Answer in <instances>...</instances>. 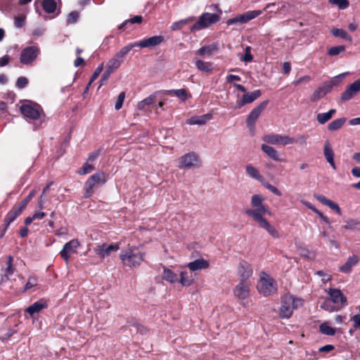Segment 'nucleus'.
<instances>
[{
  "instance_id": "nucleus-1",
  "label": "nucleus",
  "mask_w": 360,
  "mask_h": 360,
  "mask_svg": "<svg viewBox=\"0 0 360 360\" xmlns=\"http://www.w3.org/2000/svg\"><path fill=\"white\" fill-rule=\"evenodd\" d=\"M264 198L259 194H255L251 198L250 204L252 208L247 209L245 214L250 217L257 225L265 230L273 238L278 239L281 237L278 231L265 219L266 214L271 215V212L268 206L263 203Z\"/></svg>"
},
{
  "instance_id": "nucleus-2",
  "label": "nucleus",
  "mask_w": 360,
  "mask_h": 360,
  "mask_svg": "<svg viewBox=\"0 0 360 360\" xmlns=\"http://www.w3.org/2000/svg\"><path fill=\"white\" fill-rule=\"evenodd\" d=\"M303 305V300L291 294H285L281 297V305L279 309V315L283 319H289L292 316L293 311Z\"/></svg>"
},
{
  "instance_id": "nucleus-3",
  "label": "nucleus",
  "mask_w": 360,
  "mask_h": 360,
  "mask_svg": "<svg viewBox=\"0 0 360 360\" xmlns=\"http://www.w3.org/2000/svg\"><path fill=\"white\" fill-rule=\"evenodd\" d=\"M144 255V252H142L137 247L131 246L122 250L120 258L124 266L132 268L141 265Z\"/></svg>"
},
{
  "instance_id": "nucleus-4",
  "label": "nucleus",
  "mask_w": 360,
  "mask_h": 360,
  "mask_svg": "<svg viewBox=\"0 0 360 360\" xmlns=\"http://www.w3.org/2000/svg\"><path fill=\"white\" fill-rule=\"evenodd\" d=\"M257 288L260 295L264 297H269L276 294L278 285L276 280L271 276L265 272H262Z\"/></svg>"
},
{
  "instance_id": "nucleus-5",
  "label": "nucleus",
  "mask_w": 360,
  "mask_h": 360,
  "mask_svg": "<svg viewBox=\"0 0 360 360\" xmlns=\"http://www.w3.org/2000/svg\"><path fill=\"white\" fill-rule=\"evenodd\" d=\"M108 178V174L103 171H98L92 174L84 184V198H90L98 187L106 183Z\"/></svg>"
},
{
  "instance_id": "nucleus-6",
  "label": "nucleus",
  "mask_w": 360,
  "mask_h": 360,
  "mask_svg": "<svg viewBox=\"0 0 360 360\" xmlns=\"http://www.w3.org/2000/svg\"><path fill=\"white\" fill-rule=\"evenodd\" d=\"M201 165L200 156L195 152H190L181 156L177 167L180 169H191L199 167Z\"/></svg>"
},
{
  "instance_id": "nucleus-7",
  "label": "nucleus",
  "mask_w": 360,
  "mask_h": 360,
  "mask_svg": "<svg viewBox=\"0 0 360 360\" xmlns=\"http://www.w3.org/2000/svg\"><path fill=\"white\" fill-rule=\"evenodd\" d=\"M219 20V15L218 14L204 13L200 16L198 20L191 27L190 30L191 32L201 30L217 22Z\"/></svg>"
},
{
  "instance_id": "nucleus-8",
  "label": "nucleus",
  "mask_w": 360,
  "mask_h": 360,
  "mask_svg": "<svg viewBox=\"0 0 360 360\" xmlns=\"http://www.w3.org/2000/svg\"><path fill=\"white\" fill-rule=\"evenodd\" d=\"M262 13V11L260 10L249 11L243 14L238 15L234 18H229L226 20V25L230 26L233 25H239L245 24L258 17Z\"/></svg>"
},
{
  "instance_id": "nucleus-9",
  "label": "nucleus",
  "mask_w": 360,
  "mask_h": 360,
  "mask_svg": "<svg viewBox=\"0 0 360 360\" xmlns=\"http://www.w3.org/2000/svg\"><path fill=\"white\" fill-rule=\"evenodd\" d=\"M262 140L272 145L287 146L295 143V139L288 135H281L277 134H266L262 136Z\"/></svg>"
},
{
  "instance_id": "nucleus-10",
  "label": "nucleus",
  "mask_w": 360,
  "mask_h": 360,
  "mask_svg": "<svg viewBox=\"0 0 360 360\" xmlns=\"http://www.w3.org/2000/svg\"><path fill=\"white\" fill-rule=\"evenodd\" d=\"M20 112L25 117L32 120H41L44 117L41 108L38 105L23 104L20 107Z\"/></svg>"
},
{
  "instance_id": "nucleus-11",
  "label": "nucleus",
  "mask_w": 360,
  "mask_h": 360,
  "mask_svg": "<svg viewBox=\"0 0 360 360\" xmlns=\"http://www.w3.org/2000/svg\"><path fill=\"white\" fill-rule=\"evenodd\" d=\"M40 53V49L35 46L23 49L20 53V60L24 65L32 64Z\"/></svg>"
},
{
  "instance_id": "nucleus-12",
  "label": "nucleus",
  "mask_w": 360,
  "mask_h": 360,
  "mask_svg": "<svg viewBox=\"0 0 360 360\" xmlns=\"http://www.w3.org/2000/svg\"><path fill=\"white\" fill-rule=\"evenodd\" d=\"M79 247V241L77 239H72L63 245L60 252V255L65 262H68L70 255L77 253Z\"/></svg>"
},
{
  "instance_id": "nucleus-13",
  "label": "nucleus",
  "mask_w": 360,
  "mask_h": 360,
  "mask_svg": "<svg viewBox=\"0 0 360 360\" xmlns=\"http://www.w3.org/2000/svg\"><path fill=\"white\" fill-rule=\"evenodd\" d=\"M326 292L330 297L329 299L335 305L344 307L347 304V297L340 289L330 288Z\"/></svg>"
},
{
  "instance_id": "nucleus-14",
  "label": "nucleus",
  "mask_w": 360,
  "mask_h": 360,
  "mask_svg": "<svg viewBox=\"0 0 360 360\" xmlns=\"http://www.w3.org/2000/svg\"><path fill=\"white\" fill-rule=\"evenodd\" d=\"M269 101H264L251 110L246 120V124L249 129H252L254 128L257 118L259 117L262 112L265 109Z\"/></svg>"
},
{
  "instance_id": "nucleus-15",
  "label": "nucleus",
  "mask_w": 360,
  "mask_h": 360,
  "mask_svg": "<svg viewBox=\"0 0 360 360\" xmlns=\"http://www.w3.org/2000/svg\"><path fill=\"white\" fill-rule=\"evenodd\" d=\"M165 41V37L162 35L153 36L148 38L143 39L139 41L134 42L136 47L140 48H151L159 46Z\"/></svg>"
},
{
  "instance_id": "nucleus-16",
  "label": "nucleus",
  "mask_w": 360,
  "mask_h": 360,
  "mask_svg": "<svg viewBox=\"0 0 360 360\" xmlns=\"http://www.w3.org/2000/svg\"><path fill=\"white\" fill-rule=\"evenodd\" d=\"M250 282H240L233 290V295L240 300H244L250 296Z\"/></svg>"
},
{
  "instance_id": "nucleus-17",
  "label": "nucleus",
  "mask_w": 360,
  "mask_h": 360,
  "mask_svg": "<svg viewBox=\"0 0 360 360\" xmlns=\"http://www.w3.org/2000/svg\"><path fill=\"white\" fill-rule=\"evenodd\" d=\"M360 91V78L349 85L342 93L340 98L342 101L352 99Z\"/></svg>"
},
{
  "instance_id": "nucleus-18",
  "label": "nucleus",
  "mask_w": 360,
  "mask_h": 360,
  "mask_svg": "<svg viewBox=\"0 0 360 360\" xmlns=\"http://www.w3.org/2000/svg\"><path fill=\"white\" fill-rule=\"evenodd\" d=\"M120 249L118 244L106 245L105 243L98 245L94 248V252L101 258H105L112 252H116Z\"/></svg>"
},
{
  "instance_id": "nucleus-19",
  "label": "nucleus",
  "mask_w": 360,
  "mask_h": 360,
  "mask_svg": "<svg viewBox=\"0 0 360 360\" xmlns=\"http://www.w3.org/2000/svg\"><path fill=\"white\" fill-rule=\"evenodd\" d=\"M252 268L250 264L246 262H241L238 264V274L240 282H250L249 278L252 275Z\"/></svg>"
},
{
  "instance_id": "nucleus-20",
  "label": "nucleus",
  "mask_w": 360,
  "mask_h": 360,
  "mask_svg": "<svg viewBox=\"0 0 360 360\" xmlns=\"http://www.w3.org/2000/svg\"><path fill=\"white\" fill-rule=\"evenodd\" d=\"M48 307V302L45 299H41L25 309V311L33 316L35 314L40 312L42 309Z\"/></svg>"
},
{
  "instance_id": "nucleus-21",
  "label": "nucleus",
  "mask_w": 360,
  "mask_h": 360,
  "mask_svg": "<svg viewBox=\"0 0 360 360\" xmlns=\"http://www.w3.org/2000/svg\"><path fill=\"white\" fill-rule=\"evenodd\" d=\"M334 84H324L315 90L311 95V101L315 102L324 97L328 92L331 91Z\"/></svg>"
},
{
  "instance_id": "nucleus-22",
  "label": "nucleus",
  "mask_w": 360,
  "mask_h": 360,
  "mask_svg": "<svg viewBox=\"0 0 360 360\" xmlns=\"http://www.w3.org/2000/svg\"><path fill=\"white\" fill-rule=\"evenodd\" d=\"M13 257L9 255L7 257L6 267L1 269L2 274L1 275V281L2 283L6 282L9 279V277L14 273L15 268L13 266Z\"/></svg>"
},
{
  "instance_id": "nucleus-23",
  "label": "nucleus",
  "mask_w": 360,
  "mask_h": 360,
  "mask_svg": "<svg viewBox=\"0 0 360 360\" xmlns=\"http://www.w3.org/2000/svg\"><path fill=\"white\" fill-rule=\"evenodd\" d=\"M323 155L331 167L333 169H336V165L334 161V153L328 140H326L324 143Z\"/></svg>"
},
{
  "instance_id": "nucleus-24",
  "label": "nucleus",
  "mask_w": 360,
  "mask_h": 360,
  "mask_svg": "<svg viewBox=\"0 0 360 360\" xmlns=\"http://www.w3.org/2000/svg\"><path fill=\"white\" fill-rule=\"evenodd\" d=\"M23 210L18 206H15L13 209L7 214L5 218V228L4 232L6 231L9 225L20 215Z\"/></svg>"
},
{
  "instance_id": "nucleus-25",
  "label": "nucleus",
  "mask_w": 360,
  "mask_h": 360,
  "mask_svg": "<svg viewBox=\"0 0 360 360\" xmlns=\"http://www.w3.org/2000/svg\"><path fill=\"white\" fill-rule=\"evenodd\" d=\"M212 117V115L211 113L205 114L201 116H193L186 120V124L190 125H203L211 120Z\"/></svg>"
},
{
  "instance_id": "nucleus-26",
  "label": "nucleus",
  "mask_w": 360,
  "mask_h": 360,
  "mask_svg": "<svg viewBox=\"0 0 360 360\" xmlns=\"http://www.w3.org/2000/svg\"><path fill=\"white\" fill-rule=\"evenodd\" d=\"M359 257L356 255L349 257L345 263L339 267L340 271L349 274L352 271V268L359 262Z\"/></svg>"
},
{
  "instance_id": "nucleus-27",
  "label": "nucleus",
  "mask_w": 360,
  "mask_h": 360,
  "mask_svg": "<svg viewBox=\"0 0 360 360\" xmlns=\"http://www.w3.org/2000/svg\"><path fill=\"white\" fill-rule=\"evenodd\" d=\"M261 149L271 160L276 162H280L282 160L280 158V155L278 151L274 147L266 144H262L261 146Z\"/></svg>"
},
{
  "instance_id": "nucleus-28",
  "label": "nucleus",
  "mask_w": 360,
  "mask_h": 360,
  "mask_svg": "<svg viewBox=\"0 0 360 360\" xmlns=\"http://www.w3.org/2000/svg\"><path fill=\"white\" fill-rule=\"evenodd\" d=\"M315 198L323 205L328 206L331 210H334L337 214H341V210L339 205L333 201L326 198L322 195H316Z\"/></svg>"
},
{
  "instance_id": "nucleus-29",
  "label": "nucleus",
  "mask_w": 360,
  "mask_h": 360,
  "mask_svg": "<svg viewBox=\"0 0 360 360\" xmlns=\"http://www.w3.org/2000/svg\"><path fill=\"white\" fill-rule=\"evenodd\" d=\"M187 266L191 271H195L207 269L209 266V263L203 259H198L189 262Z\"/></svg>"
},
{
  "instance_id": "nucleus-30",
  "label": "nucleus",
  "mask_w": 360,
  "mask_h": 360,
  "mask_svg": "<svg viewBox=\"0 0 360 360\" xmlns=\"http://www.w3.org/2000/svg\"><path fill=\"white\" fill-rule=\"evenodd\" d=\"M158 92L150 94L147 98L143 99L137 104V109L139 110H146L147 107L151 105L158 96Z\"/></svg>"
},
{
  "instance_id": "nucleus-31",
  "label": "nucleus",
  "mask_w": 360,
  "mask_h": 360,
  "mask_svg": "<svg viewBox=\"0 0 360 360\" xmlns=\"http://www.w3.org/2000/svg\"><path fill=\"white\" fill-rule=\"evenodd\" d=\"M218 51V46L216 44H212L207 46H202L198 51V54L200 56H210Z\"/></svg>"
},
{
  "instance_id": "nucleus-32",
  "label": "nucleus",
  "mask_w": 360,
  "mask_h": 360,
  "mask_svg": "<svg viewBox=\"0 0 360 360\" xmlns=\"http://www.w3.org/2000/svg\"><path fill=\"white\" fill-rule=\"evenodd\" d=\"M261 95L262 91L259 89L255 90L252 92H246L243 96V103H251L259 98Z\"/></svg>"
},
{
  "instance_id": "nucleus-33",
  "label": "nucleus",
  "mask_w": 360,
  "mask_h": 360,
  "mask_svg": "<svg viewBox=\"0 0 360 360\" xmlns=\"http://www.w3.org/2000/svg\"><path fill=\"white\" fill-rule=\"evenodd\" d=\"M246 173L252 179H256L260 182H262L264 180L263 176L260 174L258 169L254 167L251 165H248L245 167Z\"/></svg>"
},
{
  "instance_id": "nucleus-34",
  "label": "nucleus",
  "mask_w": 360,
  "mask_h": 360,
  "mask_svg": "<svg viewBox=\"0 0 360 360\" xmlns=\"http://www.w3.org/2000/svg\"><path fill=\"white\" fill-rule=\"evenodd\" d=\"M162 278L163 280L167 281L171 283H174L179 280L177 274L169 269L167 268L164 269Z\"/></svg>"
},
{
  "instance_id": "nucleus-35",
  "label": "nucleus",
  "mask_w": 360,
  "mask_h": 360,
  "mask_svg": "<svg viewBox=\"0 0 360 360\" xmlns=\"http://www.w3.org/2000/svg\"><path fill=\"white\" fill-rule=\"evenodd\" d=\"M345 224L342 226L345 230L360 231V221L356 219H349L346 220Z\"/></svg>"
},
{
  "instance_id": "nucleus-36",
  "label": "nucleus",
  "mask_w": 360,
  "mask_h": 360,
  "mask_svg": "<svg viewBox=\"0 0 360 360\" xmlns=\"http://www.w3.org/2000/svg\"><path fill=\"white\" fill-rule=\"evenodd\" d=\"M335 112V109H330L327 112L319 113L316 120L319 124H323L332 118Z\"/></svg>"
},
{
  "instance_id": "nucleus-37",
  "label": "nucleus",
  "mask_w": 360,
  "mask_h": 360,
  "mask_svg": "<svg viewBox=\"0 0 360 360\" xmlns=\"http://www.w3.org/2000/svg\"><path fill=\"white\" fill-rule=\"evenodd\" d=\"M194 20H195V17L191 16L186 19H182L179 21L174 22V23H172V25L171 26V29L173 31L179 30L182 29L184 27V26H185L186 25H187L188 23L191 22L193 21Z\"/></svg>"
},
{
  "instance_id": "nucleus-38",
  "label": "nucleus",
  "mask_w": 360,
  "mask_h": 360,
  "mask_svg": "<svg viewBox=\"0 0 360 360\" xmlns=\"http://www.w3.org/2000/svg\"><path fill=\"white\" fill-rule=\"evenodd\" d=\"M37 278L35 276H30L28 278L27 282L25 285V287L22 289V292L27 291H34L37 288Z\"/></svg>"
},
{
  "instance_id": "nucleus-39",
  "label": "nucleus",
  "mask_w": 360,
  "mask_h": 360,
  "mask_svg": "<svg viewBox=\"0 0 360 360\" xmlns=\"http://www.w3.org/2000/svg\"><path fill=\"white\" fill-rule=\"evenodd\" d=\"M346 122L345 117H341L332 121L328 125L329 131H333L340 129Z\"/></svg>"
},
{
  "instance_id": "nucleus-40",
  "label": "nucleus",
  "mask_w": 360,
  "mask_h": 360,
  "mask_svg": "<svg viewBox=\"0 0 360 360\" xmlns=\"http://www.w3.org/2000/svg\"><path fill=\"white\" fill-rule=\"evenodd\" d=\"M319 332L326 335H334L335 334V328L330 326L327 322H324L319 326Z\"/></svg>"
},
{
  "instance_id": "nucleus-41",
  "label": "nucleus",
  "mask_w": 360,
  "mask_h": 360,
  "mask_svg": "<svg viewBox=\"0 0 360 360\" xmlns=\"http://www.w3.org/2000/svg\"><path fill=\"white\" fill-rule=\"evenodd\" d=\"M196 68L201 72H209L212 71V65L209 62H205L201 60H197L195 61Z\"/></svg>"
},
{
  "instance_id": "nucleus-42",
  "label": "nucleus",
  "mask_w": 360,
  "mask_h": 360,
  "mask_svg": "<svg viewBox=\"0 0 360 360\" xmlns=\"http://www.w3.org/2000/svg\"><path fill=\"white\" fill-rule=\"evenodd\" d=\"M143 21V17L141 15H135L134 16L133 18H129V19H127L126 20H124L122 24H120L118 27V28L120 30H124L127 27V25L129 24V23H131V24H134V23H137V24H141Z\"/></svg>"
},
{
  "instance_id": "nucleus-43",
  "label": "nucleus",
  "mask_w": 360,
  "mask_h": 360,
  "mask_svg": "<svg viewBox=\"0 0 360 360\" xmlns=\"http://www.w3.org/2000/svg\"><path fill=\"white\" fill-rule=\"evenodd\" d=\"M43 9L48 13H53L56 9V3L53 0H44Z\"/></svg>"
},
{
  "instance_id": "nucleus-44",
  "label": "nucleus",
  "mask_w": 360,
  "mask_h": 360,
  "mask_svg": "<svg viewBox=\"0 0 360 360\" xmlns=\"http://www.w3.org/2000/svg\"><path fill=\"white\" fill-rule=\"evenodd\" d=\"M331 33L336 37H340L342 39L348 40L349 41H352V37L349 36L347 32L342 29L333 28L331 30Z\"/></svg>"
},
{
  "instance_id": "nucleus-45",
  "label": "nucleus",
  "mask_w": 360,
  "mask_h": 360,
  "mask_svg": "<svg viewBox=\"0 0 360 360\" xmlns=\"http://www.w3.org/2000/svg\"><path fill=\"white\" fill-rule=\"evenodd\" d=\"M321 308L328 312L337 311L338 308L336 307L329 298L326 299L321 304Z\"/></svg>"
},
{
  "instance_id": "nucleus-46",
  "label": "nucleus",
  "mask_w": 360,
  "mask_h": 360,
  "mask_svg": "<svg viewBox=\"0 0 360 360\" xmlns=\"http://www.w3.org/2000/svg\"><path fill=\"white\" fill-rule=\"evenodd\" d=\"M166 94H174L176 96L180 98L183 101H185L187 98V93L184 89L169 90L166 91Z\"/></svg>"
},
{
  "instance_id": "nucleus-47",
  "label": "nucleus",
  "mask_w": 360,
  "mask_h": 360,
  "mask_svg": "<svg viewBox=\"0 0 360 360\" xmlns=\"http://www.w3.org/2000/svg\"><path fill=\"white\" fill-rule=\"evenodd\" d=\"M121 64L120 63V60L115 59L112 57L109 61L107 63L105 69L108 70L109 72H113L115 70H117Z\"/></svg>"
},
{
  "instance_id": "nucleus-48",
  "label": "nucleus",
  "mask_w": 360,
  "mask_h": 360,
  "mask_svg": "<svg viewBox=\"0 0 360 360\" xmlns=\"http://www.w3.org/2000/svg\"><path fill=\"white\" fill-rule=\"evenodd\" d=\"M179 283L183 286H189L193 283V280L189 278L187 271H181L180 274Z\"/></svg>"
},
{
  "instance_id": "nucleus-49",
  "label": "nucleus",
  "mask_w": 360,
  "mask_h": 360,
  "mask_svg": "<svg viewBox=\"0 0 360 360\" xmlns=\"http://www.w3.org/2000/svg\"><path fill=\"white\" fill-rule=\"evenodd\" d=\"M345 51V46H332L328 51V54L331 56H335L339 55L340 53Z\"/></svg>"
},
{
  "instance_id": "nucleus-50",
  "label": "nucleus",
  "mask_w": 360,
  "mask_h": 360,
  "mask_svg": "<svg viewBox=\"0 0 360 360\" xmlns=\"http://www.w3.org/2000/svg\"><path fill=\"white\" fill-rule=\"evenodd\" d=\"M328 2L334 6H337L340 9H345L349 6L348 0H328Z\"/></svg>"
},
{
  "instance_id": "nucleus-51",
  "label": "nucleus",
  "mask_w": 360,
  "mask_h": 360,
  "mask_svg": "<svg viewBox=\"0 0 360 360\" xmlns=\"http://www.w3.org/2000/svg\"><path fill=\"white\" fill-rule=\"evenodd\" d=\"M94 169V166L92 163L86 161L81 168V171L79 172L80 174H86L91 173Z\"/></svg>"
},
{
  "instance_id": "nucleus-52",
  "label": "nucleus",
  "mask_w": 360,
  "mask_h": 360,
  "mask_svg": "<svg viewBox=\"0 0 360 360\" xmlns=\"http://www.w3.org/2000/svg\"><path fill=\"white\" fill-rule=\"evenodd\" d=\"M136 47L134 42L131 43L123 48H122L117 53L121 56L122 58H124L125 56L133 49Z\"/></svg>"
},
{
  "instance_id": "nucleus-53",
  "label": "nucleus",
  "mask_w": 360,
  "mask_h": 360,
  "mask_svg": "<svg viewBox=\"0 0 360 360\" xmlns=\"http://www.w3.org/2000/svg\"><path fill=\"white\" fill-rule=\"evenodd\" d=\"M79 18V13L77 11H72L69 13L67 18L68 24H75Z\"/></svg>"
},
{
  "instance_id": "nucleus-54",
  "label": "nucleus",
  "mask_w": 360,
  "mask_h": 360,
  "mask_svg": "<svg viewBox=\"0 0 360 360\" xmlns=\"http://www.w3.org/2000/svg\"><path fill=\"white\" fill-rule=\"evenodd\" d=\"M315 274L322 278L321 281L323 283H326L332 280V276L323 271H317Z\"/></svg>"
},
{
  "instance_id": "nucleus-55",
  "label": "nucleus",
  "mask_w": 360,
  "mask_h": 360,
  "mask_svg": "<svg viewBox=\"0 0 360 360\" xmlns=\"http://www.w3.org/2000/svg\"><path fill=\"white\" fill-rule=\"evenodd\" d=\"M124 98H125V93L124 92H121L117 98V101H116V103H115V110H120L122 105H123V102L124 101Z\"/></svg>"
},
{
  "instance_id": "nucleus-56",
  "label": "nucleus",
  "mask_w": 360,
  "mask_h": 360,
  "mask_svg": "<svg viewBox=\"0 0 360 360\" xmlns=\"http://www.w3.org/2000/svg\"><path fill=\"white\" fill-rule=\"evenodd\" d=\"M34 191H32L30 193V194L19 204L18 207L24 210L27 205L28 202L32 199V198L34 196Z\"/></svg>"
},
{
  "instance_id": "nucleus-57",
  "label": "nucleus",
  "mask_w": 360,
  "mask_h": 360,
  "mask_svg": "<svg viewBox=\"0 0 360 360\" xmlns=\"http://www.w3.org/2000/svg\"><path fill=\"white\" fill-rule=\"evenodd\" d=\"M28 84V79L25 77H20L16 81V86L19 89L25 88Z\"/></svg>"
},
{
  "instance_id": "nucleus-58",
  "label": "nucleus",
  "mask_w": 360,
  "mask_h": 360,
  "mask_svg": "<svg viewBox=\"0 0 360 360\" xmlns=\"http://www.w3.org/2000/svg\"><path fill=\"white\" fill-rule=\"evenodd\" d=\"M100 155H101V150H96L89 155V157H88L86 161H88L90 163H93L98 158V156Z\"/></svg>"
},
{
  "instance_id": "nucleus-59",
  "label": "nucleus",
  "mask_w": 360,
  "mask_h": 360,
  "mask_svg": "<svg viewBox=\"0 0 360 360\" xmlns=\"http://www.w3.org/2000/svg\"><path fill=\"white\" fill-rule=\"evenodd\" d=\"M264 186L266 188L269 190L271 192H272L277 196H281L282 195V193L276 187L272 186L271 184L269 183H265L264 184Z\"/></svg>"
},
{
  "instance_id": "nucleus-60",
  "label": "nucleus",
  "mask_w": 360,
  "mask_h": 360,
  "mask_svg": "<svg viewBox=\"0 0 360 360\" xmlns=\"http://www.w3.org/2000/svg\"><path fill=\"white\" fill-rule=\"evenodd\" d=\"M102 70H103V64L100 65L99 66H98L96 68V69L95 70L94 72L93 73V75L90 79V83H92L96 79H97L98 75L101 73Z\"/></svg>"
},
{
  "instance_id": "nucleus-61",
  "label": "nucleus",
  "mask_w": 360,
  "mask_h": 360,
  "mask_svg": "<svg viewBox=\"0 0 360 360\" xmlns=\"http://www.w3.org/2000/svg\"><path fill=\"white\" fill-rule=\"evenodd\" d=\"M311 78L310 76L305 75V76L301 77L300 78H299L298 79L295 81L293 82V84L297 86L303 82L308 83L311 81Z\"/></svg>"
},
{
  "instance_id": "nucleus-62",
  "label": "nucleus",
  "mask_w": 360,
  "mask_h": 360,
  "mask_svg": "<svg viewBox=\"0 0 360 360\" xmlns=\"http://www.w3.org/2000/svg\"><path fill=\"white\" fill-rule=\"evenodd\" d=\"M351 321H352L355 328H360V314H357L352 316Z\"/></svg>"
},
{
  "instance_id": "nucleus-63",
  "label": "nucleus",
  "mask_w": 360,
  "mask_h": 360,
  "mask_svg": "<svg viewBox=\"0 0 360 360\" xmlns=\"http://www.w3.org/2000/svg\"><path fill=\"white\" fill-rule=\"evenodd\" d=\"M112 72H109L108 70L105 69V72L103 74L101 79V85L104 84L110 77V75L112 74Z\"/></svg>"
},
{
  "instance_id": "nucleus-64",
  "label": "nucleus",
  "mask_w": 360,
  "mask_h": 360,
  "mask_svg": "<svg viewBox=\"0 0 360 360\" xmlns=\"http://www.w3.org/2000/svg\"><path fill=\"white\" fill-rule=\"evenodd\" d=\"M11 57L8 55H5L0 58V67H4L10 62Z\"/></svg>"
}]
</instances>
